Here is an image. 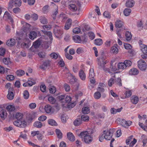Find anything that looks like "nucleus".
<instances>
[{"instance_id":"1","label":"nucleus","mask_w":147,"mask_h":147,"mask_svg":"<svg viewBox=\"0 0 147 147\" xmlns=\"http://www.w3.org/2000/svg\"><path fill=\"white\" fill-rule=\"evenodd\" d=\"M78 136L82 138H83L85 142L87 144L90 143L92 140V137L90 135L89 133L87 131L81 132Z\"/></svg>"},{"instance_id":"2","label":"nucleus","mask_w":147,"mask_h":147,"mask_svg":"<svg viewBox=\"0 0 147 147\" xmlns=\"http://www.w3.org/2000/svg\"><path fill=\"white\" fill-rule=\"evenodd\" d=\"M98 60V64L100 68H102L105 71H108L109 69L105 67V65L107 63V61H105L103 57L97 58Z\"/></svg>"},{"instance_id":"3","label":"nucleus","mask_w":147,"mask_h":147,"mask_svg":"<svg viewBox=\"0 0 147 147\" xmlns=\"http://www.w3.org/2000/svg\"><path fill=\"white\" fill-rule=\"evenodd\" d=\"M114 132V129H110L109 130L104 131L103 134L104 135L106 140H109L112 138Z\"/></svg>"},{"instance_id":"4","label":"nucleus","mask_w":147,"mask_h":147,"mask_svg":"<svg viewBox=\"0 0 147 147\" xmlns=\"http://www.w3.org/2000/svg\"><path fill=\"white\" fill-rule=\"evenodd\" d=\"M54 27L53 32L56 36L58 38L63 34L62 30L61 28L56 24L54 25Z\"/></svg>"},{"instance_id":"5","label":"nucleus","mask_w":147,"mask_h":147,"mask_svg":"<svg viewBox=\"0 0 147 147\" xmlns=\"http://www.w3.org/2000/svg\"><path fill=\"white\" fill-rule=\"evenodd\" d=\"M138 66L142 71H145L147 68L146 64L143 60L140 59L138 62Z\"/></svg>"},{"instance_id":"6","label":"nucleus","mask_w":147,"mask_h":147,"mask_svg":"<svg viewBox=\"0 0 147 147\" xmlns=\"http://www.w3.org/2000/svg\"><path fill=\"white\" fill-rule=\"evenodd\" d=\"M6 45L9 47H12L16 44V40L13 38H11L10 40H7L6 42Z\"/></svg>"},{"instance_id":"7","label":"nucleus","mask_w":147,"mask_h":147,"mask_svg":"<svg viewBox=\"0 0 147 147\" xmlns=\"http://www.w3.org/2000/svg\"><path fill=\"white\" fill-rule=\"evenodd\" d=\"M72 22V20L71 19H69L67 20L64 29L65 30H67L70 28Z\"/></svg>"},{"instance_id":"8","label":"nucleus","mask_w":147,"mask_h":147,"mask_svg":"<svg viewBox=\"0 0 147 147\" xmlns=\"http://www.w3.org/2000/svg\"><path fill=\"white\" fill-rule=\"evenodd\" d=\"M134 4L135 2L133 0H128L125 3V5L127 7H131L134 6Z\"/></svg>"},{"instance_id":"9","label":"nucleus","mask_w":147,"mask_h":147,"mask_svg":"<svg viewBox=\"0 0 147 147\" xmlns=\"http://www.w3.org/2000/svg\"><path fill=\"white\" fill-rule=\"evenodd\" d=\"M7 113L5 110L2 109L0 111V117L3 120H4L6 117Z\"/></svg>"},{"instance_id":"10","label":"nucleus","mask_w":147,"mask_h":147,"mask_svg":"<svg viewBox=\"0 0 147 147\" xmlns=\"http://www.w3.org/2000/svg\"><path fill=\"white\" fill-rule=\"evenodd\" d=\"M131 102L134 104H137L139 101L138 97L134 95L130 98Z\"/></svg>"},{"instance_id":"11","label":"nucleus","mask_w":147,"mask_h":147,"mask_svg":"<svg viewBox=\"0 0 147 147\" xmlns=\"http://www.w3.org/2000/svg\"><path fill=\"white\" fill-rule=\"evenodd\" d=\"M139 73L138 70L136 68H132L131 69L129 72V74L130 75H137Z\"/></svg>"},{"instance_id":"12","label":"nucleus","mask_w":147,"mask_h":147,"mask_svg":"<svg viewBox=\"0 0 147 147\" xmlns=\"http://www.w3.org/2000/svg\"><path fill=\"white\" fill-rule=\"evenodd\" d=\"M82 123V119L80 118H77L74 121L73 123L75 126H78Z\"/></svg>"},{"instance_id":"13","label":"nucleus","mask_w":147,"mask_h":147,"mask_svg":"<svg viewBox=\"0 0 147 147\" xmlns=\"http://www.w3.org/2000/svg\"><path fill=\"white\" fill-rule=\"evenodd\" d=\"M68 139L71 141L73 142L75 140V137L73 134L71 132H68L67 134Z\"/></svg>"},{"instance_id":"14","label":"nucleus","mask_w":147,"mask_h":147,"mask_svg":"<svg viewBox=\"0 0 147 147\" xmlns=\"http://www.w3.org/2000/svg\"><path fill=\"white\" fill-rule=\"evenodd\" d=\"M42 31L47 36L50 40L52 41L53 40L52 34L51 31H47L44 30H42Z\"/></svg>"},{"instance_id":"15","label":"nucleus","mask_w":147,"mask_h":147,"mask_svg":"<svg viewBox=\"0 0 147 147\" xmlns=\"http://www.w3.org/2000/svg\"><path fill=\"white\" fill-rule=\"evenodd\" d=\"M68 7L69 8L73 11H76L77 9V7L76 5L71 3L69 4Z\"/></svg>"},{"instance_id":"16","label":"nucleus","mask_w":147,"mask_h":147,"mask_svg":"<svg viewBox=\"0 0 147 147\" xmlns=\"http://www.w3.org/2000/svg\"><path fill=\"white\" fill-rule=\"evenodd\" d=\"M11 89L9 88L8 90V93L7 95V97L10 100H12L14 98V95L13 92L11 91Z\"/></svg>"},{"instance_id":"17","label":"nucleus","mask_w":147,"mask_h":147,"mask_svg":"<svg viewBox=\"0 0 147 147\" xmlns=\"http://www.w3.org/2000/svg\"><path fill=\"white\" fill-rule=\"evenodd\" d=\"M4 17L9 20L12 23L13 22V20L12 18L11 14L8 13L7 11L5 12L4 14Z\"/></svg>"},{"instance_id":"18","label":"nucleus","mask_w":147,"mask_h":147,"mask_svg":"<svg viewBox=\"0 0 147 147\" xmlns=\"http://www.w3.org/2000/svg\"><path fill=\"white\" fill-rule=\"evenodd\" d=\"M79 76L81 79L82 80H84L86 79V75L83 71L81 69L79 72Z\"/></svg>"},{"instance_id":"19","label":"nucleus","mask_w":147,"mask_h":147,"mask_svg":"<svg viewBox=\"0 0 147 147\" xmlns=\"http://www.w3.org/2000/svg\"><path fill=\"white\" fill-rule=\"evenodd\" d=\"M123 25V22L119 20H117L115 23V26L117 28H121L122 27Z\"/></svg>"},{"instance_id":"20","label":"nucleus","mask_w":147,"mask_h":147,"mask_svg":"<svg viewBox=\"0 0 147 147\" xmlns=\"http://www.w3.org/2000/svg\"><path fill=\"white\" fill-rule=\"evenodd\" d=\"M41 39H38L33 43V45L35 48L36 49L39 47L41 44Z\"/></svg>"},{"instance_id":"21","label":"nucleus","mask_w":147,"mask_h":147,"mask_svg":"<svg viewBox=\"0 0 147 147\" xmlns=\"http://www.w3.org/2000/svg\"><path fill=\"white\" fill-rule=\"evenodd\" d=\"M116 122L118 124H119L123 127L124 125L125 124L124 123H125V120L119 118L116 119Z\"/></svg>"},{"instance_id":"22","label":"nucleus","mask_w":147,"mask_h":147,"mask_svg":"<svg viewBox=\"0 0 147 147\" xmlns=\"http://www.w3.org/2000/svg\"><path fill=\"white\" fill-rule=\"evenodd\" d=\"M37 36V33L34 31L30 32L29 34V38L32 39L34 40Z\"/></svg>"},{"instance_id":"23","label":"nucleus","mask_w":147,"mask_h":147,"mask_svg":"<svg viewBox=\"0 0 147 147\" xmlns=\"http://www.w3.org/2000/svg\"><path fill=\"white\" fill-rule=\"evenodd\" d=\"M126 65L124 64V63H119L117 65L118 68L119 69L123 70L126 68Z\"/></svg>"},{"instance_id":"24","label":"nucleus","mask_w":147,"mask_h":147,"mask_svg":"<svg viewBox=\"0 0 147 147\" xmlns=\"http://www.w3.org/2000/svg\"><path fill=\"white\" fill-rule=\"evenodd\" d=\"M73 39L76 43H80L81 41L80 37L78 35H75L73 36Z\"/></svg>"},{"instance_id":"25","label":"nucleus","mask_w":147,"mask_h":147,"mask_svg":"<svg viewBox=\"0 0 147 147\" xmlns=\"http://www.w3.org/2000/svg\"><path fill=\"white\" fill-rule=\"evenodd\" d=\"M39 20L40 22L43 24H46L48 23L47 20L44 16H41L39 18Z\"/></svg>"},{"instance_id":"26","label":"nucleus","mask_w":147,"mask_h":147,"mask_svg":"<svg viewBox=\"0 0 147 147\" xmlns=\"http://www.w3.org/2000/svg\"><path fill=\"white\" fill-rule=\"evenodd\" d=\"M55 132L58 138L61 139L62 138V134L60 130L57 129L55 130Z\"/></svg>"},{"instance_id":"27","label":"nucleus","mask_w":147,"mask_h":147,"mask_svg":"<svg viewBox=\"0 0 147 147\" xmlns=\"http://www.w3.org/2000/svg\"><path fill=\"white\" fill-rule=\"evenodd\" d=\"M140 49L144 54L147 55V46L145 45H142Z\"/></svg>"},{"instance_id":"28","label":"nucleus","mask_w":147,"mask_h":147,"mask_svg":"<svg viewBox=\"0 0 147 147\" xmlns=\"http://www.w3.org/2000/svg\"><path fill=\"white\" fill-rule=\"evenodd\" d=\"M48 123L51 125L57 126V124L56 121L52 119H50L48 120Z\"/></svg>"},{"instance_id":"29","label":"nucleus","mask_w":147,"mask_h":147,"mask_svg":"<svg viewBox=\"0 0 147 147\" xmlns=\"http://www.w3.org/2000/svg\"><path fill=\"white\" fill-rule=\"evenodd\" d=\"M95 74L94 73V70L93 68H90V70L89 72V78H93L95 76Z\"/></svg>"},{"instance_id":"30","label":"nucleus","mask_w":147,"mask_h":147,"mask_svg":"<svg viewBox=\"0 0 147 147\" xmlns=\"http://www.w3.org/2000/svg\"><path fill=\"white\" fill-rule=\"evenodd\" d=\"M131 12V10L129 8H126L123 11V13L125 16H128Z\"/></svg>"},{"instance_id":"31","label":"nucleus","mask_w":147,"mask_h":147,"mask_svg":"<svg viewBox=\"0 0 147 147\" xmlns=\"http://www.w3.org/2000/svg\"><path fill=\"white\" fill-rule=\"evenodd\" d=\"M15 0H10L8 5V9H11L14 6Z\"/></svg>"},{"instance_id":"32","label":"nucleus","mask_w":147,"mask_h":147,"mask_svg":"<svg viewBox=\"0 0 147 147\" xmlns=\"http://www.w3.org/2000/svg\"><path fill=\"white\" fill-rule=\"evenodd\" d=\"M141 138L142 140V142L143 143V146L144 147L145 146L146 143H147V139L146 136L143 135L141 136Z\"/></svg>"},{"instance_id":"33","label":"nucleus","mask_w":147,"mask_h":147,"mask_svg":"<svg viewBox=\"0 0 147 147\" xmlns=\"http://www.w3.org/2000/svg\"><path fill=\"white\" fill-rule=\"evenodd\" d=\"M125 36L126 39L127 41L130 40L131 38V35L130 32L129 31H127L125 33Z\"/></svg>"},{"instance_id":"34","label":"nucleus","mask_w":147,"mask_h":147,"mask_svg":"<svg viewBox=\"0 0 147 147\" xmlns=\"http://www.w3.org/2000/svg\"><path fill=\"white\" fill-rule=\"evenodd\" d=\"M45 109L47 113H49L51 111L52 107L50 105H47L45 106Z\"/></svg>"},{"instance_id":"35","label":"nucleus","mask_w":147,"mask_h":147,"mask_svg":"<svg viewBox=\"0 0 147 147\" xmlns=\"http://www.w3.org/2000/svg\"><path fill=\"white\" fill-rule=\"evenodd\" d=\"M34 126L37 128H40L42 126V125L41 122L37 121L35 122L34 123Z\"/></svg>"},{"instance_id":"36","label":"nucleus","mask_w":147,"mask_h":147,"mask_svg":"<svg viewBox=\"0 0 147 147\" xmlns=\"http://www.w3.org/2000/svg\"><path fill=\"white\" fill-rule=\"evenodd\" d=\"M15 117L17 120H21L23 118V115L21 113H18L16 114Z\"/></svg>"},{"instance_id":"37","label":"nucleus","mask_w":147,"mask_h":147,"mask_svg":"<svg viewBox=\"0 0 147 147\" xmlns=\"http://www.w3.org/2000/svg\"><path fill=\"white\" fill-rule=\"evenodd\" d=\"M94 43L97 45L100 46L102 44V40L101 39H98L95 40Z\"/></svg>"},{"instance_id":"38","label":"nucleus","mask_w":147,"mask_h":147,"mask_svg":"<svg viewBox=\"0 0 147 147\" xmlns=\"http://www.w3.org/2000/svg\"><path fill=\"white\" fill-rule=\"evenodd\" d=\"M82 112L83 113L87 114L90 112V109L88 107H86L82 109Z\"/></svg>"},{"instance_id":"39","label":"nucleus","mask_w":147,"mask_h":147,"mask_svg":"<svg viewBox=\"0 0 147 147\" xmlns=\"http://www.w3.org/2000/svg\"><path fill=\"white\" fill-rule=\"evenodd\" d=\"M6 109L9 111H12L15 110V108L13 105H9L6 107Z\"/></svg>"},{"instance_id":"40","label":"nucleus","mask_w":147,"mask_h":147,"mask_svg":"<svg viewBox=\"0 0 147 147\" xmlns=\"http://www.w3.org/2000/svg\"><path fill=\"white\" fill-rule=\"evenodd\" d=\"M81 119H82V121H88L89 120V117L86 115H82L81 117Z\"/></svg>"},{"instance_id":"41","label":"nucleus","mask_w":147,"mask_h":147,"mask_svg":"<svg viewBox=\"0 0 147 147\" xmlns=\"http://www.w3.org/2000/svg\"><path fill=\"white\" fill-rule=\"evenodd\" d=\"M48 100L49 102L52 104L55 103L56 102L55 99L52 96H49L48 98Z\"/></svg>"},{"instance_id":"42","label":"nucleus","mask_w":147,"mask_h":147,"mask_svg":"<svg viewBox=\"0 0 147 147\" xmlns=\"http://www.w3.org/2000/svg\"><path fill=\"white\" fill-rule=\"evenodd\" d=\"M16 73L17 75L19 76H21L25 74L24 71L21 69L17 71Z\"/></svg>"},{"instance_id":"43","label":"nucleus","mask_w":147,"mask_h":147,"mask_svg":"<svg viewBox=\"0 0 147 147\" xmlns=\"http://www.w3.org/2000/svg\"><path fill=\"white\" fill-rule=\"evenodd\" d=\"M29 96V92L27 90H25L24 92L23 96L24 99H27L28 98Z\"/></svg>"},{"instance_id":"44","label":"nucleus","mask_w":147,"mask_h":147,"mask_svg":"<svg viewBox=\"0 0 147 147\" xmlns=\"http://www.w3.org/2000/svg\"><path fill=\"white\" fill-rule=\"evenodd\" d=\"M124 63L126 65V68L130 67L132 64L131 61L129 60H126L124 61Z\"/></svg>"},{"instance_id":"45","label":"nucleus","mask_w":147,"mask_h":147,"mask_svg":"<svg viewBox=\"0 0 147 147\" xmlns=\"http://www.w3.org/2000/svg\"><path fill=\"white\" fill-rule=\"evenodd\" d=\"M14 6L16 7H20L22 3L21 0H15Z\"/></svg>"},{"instance_id":"46","label":"nucleus","mask_w":147,"mask_h":147,"mask_svg":"<svg viewBox=\"0 0 147 147\" xmlns=\"http://www.w3.org/2000/svg\"><path fill=\"white\" fill-rule=\"evenodd\" d=\"M94 97L96 99H98L101 97V94L98 91L95 92L94 94Z\"/></svg>"},{"instance_id":"47","label":"nucleus","mask_w":147,"mask_h":147,"mask_svg":"<svg viewBox=\"0 0 147 147\" xmlns=\"http://www.w3.org/2000/svg\"><path fill=\"white\" fill-rule=\"evenodd\" d=\"M21 123H22L21 120H17L13 122V124L16 126L20 127Z\"/></svg>"},{"instance_id":"48","label":"nucleus","mask_w":147,"mask_h":147,"mask_svg":"<svg viewBox=\"0 0 147 147\" xmlns=\"http://www.w3.org/2000/svg\"><path fill=\"white\" fill-rule=\"evenodd\" d=\"M115 82L119 86H122L121 80L120 78H118L115 80Z\"/></svg>"},{"instance_id":"49","label":"nucleus","mask_w":147,"mask_h":147,"mask_svg":"<svg viewBox=\"0 0 147 147\" xmlns=\"http://www.w3.org/2000/svg\"><path fill=\"white\" fill-rule=\"evenodd\" d=\"M88 35L90 38L92 40H93L95 37L94 34L92 32H89L88 33Z\"/></svg>"},{"instance_id":"50","label":"nucleus","mask_w":147,"mask_h":147,"mask_svg":"<svg viewBox=\"0 0 147 147\" xmlns=\"http://www.w3.org/2000/svg\"><path fill=\"white\" fill-rule=\"evenodd\" d=\"M111 52L117 54L118 52V49L115 46H113L111 48Z\"/></svg>"},{"instance_id":"51","label":"nucleus","mask_w":147,"mask_h":147,"mask_svg":"<svg viewBox=\"0 0 147 147\" xmlns=\"http://www.w3.org/2000/svg\"><path fill=\"white\" fill-rule=\"evenodd\" d=\"M125 123H124V125L123 127H126V126H129L132 123V121H126L125 120Z\"/></svg>"},{"instance_id":"52","label":"nucleus","mask_w":147,"mask_h":147,"mask_svg":"<svg viewBox=\"0 0 147 147\" xmlns=\"http://www.w3.org/2000/svg\"><path fill=\"white\" fill-rule=\"evenodd\" d=\"M31 18L34 20H36L38 19V16L37 14L34 13L31 16Z\"/></svg>"},{"instance_id":"53","label":"nucleus","mask_w":147,"mask_h":147,"mask_svg":"<svg viewBox=\"0 0 147 147\" xmlns=\"http://www.w3.org/2000/svg\"><path fill=\"white\" fill-rule=\"evenodd\" d=\"M6 79L9 81H11L14 79V77L12 75H8L6 77Z\"/></svg>"},{"instance_id":"54","label":"nucleus","mask_w":147,"mask_h":147,"mask_svg":"<svg viewBox=\"0 0 147 147\" xmlns=\"http://www.w3.org/2000/svg\"><path fill=\"white\" fill-rule=\"evenodd\" d=\"M38 55L40 57L42 58H44L46 55L45 53L44 52H40L38 53Z\"/></svg>"},{"instance_id":"55","label":"nucleus","mask_w":147,"mask_h":147,"mask_svg":"<svg viewBox=\"0 0 147 147\" xmlns=\"http://www.w3.org/2000/svg\"><path fill=\"white\" fill-rule=\"evenodd\" d=\"M78 66L77 65L75 64L73 65V71L74 72H77L78 71Z\"/></svg>"},{"instance_id":"56","label":"nucleus","mask_w":147,"mask_h":147,"mask_svg":"<svg viewBox=\"0 0 147 147\" xmlns=\"http://www.w3.org/2000/svg\"><path fill=\"white\" fill-rule=\"evenodd\" d=\"M65 98V102L69 103L71 99V97L68 96H66Z\"/></svg>"},{"instance_id":"57","label":"nucleus","mask_w":147,"mask_h":147,"mask_svg":"<svg viewBox=\"0 0 147 147\" xmlns=\"http://www.w3.org/2000/svg\"><path fill=\"white\" fill-rule=\"evenodd\" d=\"M125 98H128L130 97L131 95V92L130 90H127L125 93Z\"/></svg>"},{"instance_id":"58","label":"nucleus","mask_w":147,"mask_h":147,"mask_svg":"<svg viewBox=\"0 0 147 147\" xmlns=\"http://www.w3.org/2000/svg\"><path fill=\"white\" fill-rule=\"evenodd\" d=\"M125 48L127 49H130L132 48L131 46L128 43H125L124 45Z\"/></svg>"},{"instance_id":"59","label":"nucleus","mask_w":147,"mask_h":147,"mask_svg":"<svg viewBox=\"0 0 147 147\" xmlns=\"http://www.w3.org/2000/svg\"><path fill=\"white\" fill-rule=\"evenodd\" d=\"M103 16L106 18H110L111 17L110 13L107 11H105L104 13Z\"/></svg>"},{"instance_id":"60","label":"nucleus","mask_w":147,"mask_h":147,"mask_svg":"<svg viewBox=\"0 0 147 147\" xmlns=\"http://www.w3.org/2000/svg\"><path fill=\"white\" fill-rule=\"evenodd\" d=\"M5 52V49L3 48H0V55L3 56L4 55Z\"/></svg>"},{"instance_id":"61","label":"nucleus","mask_w":147,"mask_h":147,"mask_svg":"<svg viewBox=\"0 0 147 147\" xmlns=\"http://www.w3.org/2000/svg\"><path fill=\"white\" fill-rule=\"evenodd\" d=\"M50 56L52 58L54 59H57L58 57V55L55 53H51L50 54Z\"/></svg>"},{"instance_id":"62","label":"nucleus","mask_w":147,"mask_h":147,"mask_svg":"<svg viewBox=\"0 0 147 147\" xmlns=\"http://www.w3.org/2000/svg\"><path fill=\"white\" fill-rule=\"evenodd\" d=\"M133 138V136L132 135L131 136L129 137L126 140V143L127 145H128L129 144L131 140Z\"/></svg>"},{"instance_id":"63","label":"nucleus","mask_w":147,"mask_h":147,"mask_svg":"<svg viewBox=\"0 0 147 147\" xmlns=\"http://www.w3.org/2000/svg\"><path fill=\"white\" fill-rule=\"evenodd\" d=\"M49 91L51 93H54L56 91V88L54 86H52L49 89Z\"/></svg>"},{"instance_id":"64","label":"nucleus","mask_w":147,"mask_h":147,"mask_svg":"<svg viewBox=\"0 0 147 147\" xmlns=\"http://www.w3.org/2000/svg\"><path fill=\"white\" fill-rule=\"evenodd\" d=\"M64 86L65 89L66 91L68 92L70 90V88L68 84H65L64 85Z\"/></svg>"}]
</instances>
